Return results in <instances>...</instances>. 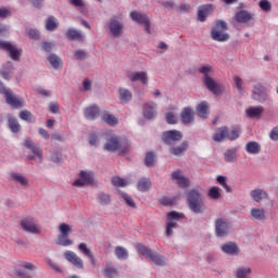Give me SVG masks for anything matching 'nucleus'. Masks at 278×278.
I'll return each instance as SVG.
<instances>
[{
  "instance_id": "29",
  "label": "nucleus",
  "mask_w": 278,
  "mask_h": 278,
  "mask_svg": "<svg viewBox=\"0 0 278 278\" xmlns=\"http://www.w3.org/2000/svg\"><path fill=\"white\" fill-rule=\"evenodd\" d=\"M197 114L200 118H207L210 116V104L206 101L201 102L197 106Z\"/></svg>"
},
{
  "instance_id": "64",
  "label": "nucleus",
  "mask_w": 278,
  "mask_h": 278,
  "mask_svg": "<svg viewBox=\"0 0 278 278\" xmlns=\"http://www.w3.org/2000/svg\"><path fill=\"white\" fill-rule=\"evenodd\" d=\"M269 137L271 140H278V126L270 131Z\"/></svg>"
},
{
  "instance_id": "48",
  "label": "nucleus",
  "mask_w": 278,
  "mask_h": 278,
  "mask_svg": "<svg viewBox=\"0 0 278 278\" xmlns=\"http://www.w3.org/2000/svg\"><path fill=\"white\" fill-rule=\"evenodd\" d=\"M112 184L116 188H125V186H129V180L121 178V177H113Z\"/></svg>"
},
{
  "instance_id": "59",
  "label": "nucleus",
  "mask_w": 278,
  "mask_h": 278,
  "mask_svg": "<svg viewBox=\"0 0 278 278\" xmlns=\"http://www.w3.org/2000/svg\"><path fill=\"white\" fill-rule=\"evenodd\" d=\"M8 16H12V10L8 8L0 9V18H8Z\"/></svg>"
},
{
  "instance_id": "63",
  "label": "nucleus",
  "mask_w": 278,
  "mask_h": 278,
  "mask_svg": "<svg viewBox=\"0 0 278 278\" xmlns=\"http://www.w3.org/2000/svg\"><path fill=\"white\" fill-rule=\"evenodd\" d=\"M72 265L75 266V268H78V270H84V261L79 256L72 263Z\"/></svg>"
},
{
  "instance_id": "32",
  "label": "nucleus",
  "mask_w": 278,
  "mask_h": 278,
  "mask_svg": "<svg viewBox=\"0 0 278 278\" xmlns=\"http://www.w3.org/2000/svg\"><path fill=\"white\" fill-rule=\"evenodd\" d=\"M250 197L253 199V201H256V203H260V201H264V199H268V193L262 189H254L250 192Z\"/></svg>"
},
{
  "instance_id": "38",
  "label": "nucleus",
  "mask_w": 278,
  "mask_h": 278,
  "mask_svg": "<svg viewBox=\"0 0 278 278\" xmlns=\"http://www.w3.org/2000/svg\"><path fill=\"white\" fill-rule=\"evenodd\" d=\"M225 138H227V127L218 128L215 135L213 136V140L215 142H223Z\"/></svg>"
},
{
  "instance_id": "43",
  "label": "nucleus",
  "mask_w": 278,
  "mask_h": 278,
  "mask_svg": "<svg viewBox=\"0 0 278 278\" xmlns=\"http://www.w3.org/2000/svg\"><path fill=\"white\" fill-rule=\"evenodd\" d=\"M226 138L227 140H238V138H240V127L237 126L232 128L230 131L229 129H227Z\"/></svg>"
},
{
  "instance_id": "27",
  "label": "nucleus",
  "mask_w": 278,
  "mask_h": 278,
  "mask_svg": "<svg viewBox=\"0 0 278 278\" xmlns=\"http://www.w3.org/2000/svg\"><path fill=\"white\" fill-rule=\"evenodd\" d=\"M245 114L249 118H262V114H264V106H251L247 109Z\"/></svg>"
},
{
  "instance_id": "6",
  "label": "nucleus",
  "mask_w": 278,
  "mask_h": 278,
  "mask_svg": "<svg viewBox=\"0 0 278 278\" xmlns=\"http://www.w3.org/2000/svg\"><path fill=\"white\" fill-rule=\"evenodd\" d=\"M0 94H5V100L11 108H15L16 110L23 108L25 105V100L18 98L12 93L10 89H5L3 83L0 81Z\"/></svg>"
},
{
  "instance_id": "20",
  "label": "nucleus",
  "mask_w": 278,
  "mask_h": 278,
  "mask_svg": "<svg viewBox=\"0 0 278 278\" xmlns=\"http://www.w3.org/2000/svg\"><path fill=\"white\" fill-rule=\"evenodd\" d=\"M180 118L184 125H190V123L194 122V110L190 106L185 108L180 114Z\"/></svg>"
},
{
  "instance_id": "62",
  "label": "nucleus",
  "mask_w": 278,
  "mask_h": 278,
  "mask_svg": "<svg viewBox=\"0 0 278 278\" xmlns=\"http://www.w3.org/2000/svg\"><path fill=\"white\" fill-rule=\"evenodd\" d=\"M233 81L237 90H239V92H242V78H240V76H233Z\"/></svg>"
},
{
  "instance_id": "26",
  "label": "nucleus",
  "mask_w": 278,
  "mask_h": 278,
  "mask_svg": "<svg viewBox=\"0 0 278 278\" xmlns=\"http://www.w3.org/2000/svg\"><path fill=\"white\" fill-rule=\"evenodd\" d=\"M157 112L155 111V103L149 102L143 105V116L144 118H155Z\"/></svg>"
},
{
  "instance_id": "44",
  "label": "nucleus",
  "mask_w": 278,
  "mask_h": 278,
  "mask_svg": "<svg viewBox=\"0 0 278 278\" xmlns=\"http://www.w3.org/2000/svg\"><path fill=\"white\" fill-rule=\"evenodd\" d=\"M115 255H116L117 260H127V257H129V252L127 251V249H125L123 247H116Z\"/></svg>"
},
{
  "instance_id": "22",
  "label": "nucleus",
  "mask_w": 278,
  "mask_h": 278,
  "mask_svg": "<svg viewBox=\"0 0 278 278\" xmlns=\"http://www.w3.org/2000/svg\"><path fill=\"white\" fill-rule=\"evenodd\" d=\"M84 114L87 121H94V118H97L99 114H101V111L99 110V106L91 105L85 109Z\"/></svg>"
},
{
  "instance_id": "37",
  "label": "nucleus",
  "mask_w": 278,
  "mask_h": 278,
  "mask_svg": "<svg viewBox=\"0 0 278 278\" xmlns=\"http://www.w3.org/2000/svg\"><path fill=\"white\" fill-rule=\"evenodd\" d=\"M8 118H9V129H11L13 134H18V131H21V124L18 123V119H16L15 117H12V115H9Z\"/></svg>"
},
{
  "instance_id": "61",
  "label": "nucleus",
  "mask_w": 278,
  "mask_h": 278,
  "mask_svg": "<svg viewBox=\"0 0 278 278\" xmlns=\"http://www.w3.org/2000/svg\"><path fill=\"white\" fill-rule=\"evenodd\" d=\"M28 36L33 40H38V39H40V31H38V29H29Z\"/></svg>"
},
{
  "instance_id": "54",
  "label": "nucleus",
  "mask_w": 278,
  "mask_h": 278,
  "mask_svg": "<svg viewBox=\"0 0 278 278\" xmlns=\"http://www.w3.org/2000/svg\"><path fill=\"white\" fill-rule=\"evenodd\" d=\"M186 149H188V143L184 142L178 148H172L170 149V153L173 155H181V153H184V151H186Z\"/></svg>"
},
{
  "instance_id": "60",
  "label": "nucleus",
  "mask_w": 278,
  "mask_h": 278,
  "mask_svg": "<svg viewBox=\"0 0 278 278\" xmlns=\"http://www.w3.org/2000/svg\"><path fill=\"white\" fill-rule=\"evenodd\" d=\"M166 122L168 125H175L177 123V117L172 112L166 114Z\"/></svg>"
},
{
  "instance_id": "47",
  "label": "nucleus",
  "mask_w": 278,
  "mask_h": 278,
  "mask_svg": "<svg viewBox=\"0 0 278 278\" xmlns=\"http://www.w3.org/2000/svg\"><path fill=\"white\" fill-rule=\"evenodd\" d=\"M58 21L53 16H50L46 22V29L48 31H55V29H58Z\"/></svg>"
},
{
  "instance_id": "4",
  "label": "nucleus",
  "mask_w": 278,
  "mask_h": 278,
  "mask_svg": "<svg viewBox=\"0 0 278 278\" xmlns=\"http://www.w3.org/2000/svg\"><path fill=\"white\" fill-rule=\"evenodd\" d=\"M137 251L140 255H143L148 262H152V264H156V266H164L166 264V258L160 255L157 252H153L144 244H137Z\"/></svg>"
},
{
  "instance_id": "58",
  "label": "nucleus",
  "mask_w": 278,
  "mask_h": 278,
  "mask_svg": "<svg viewBox=\"0 0 278 278\" xmlns=\"http://www.w3.org/2000/svg\"><path fill=\"white\" fill-rule=\"evenodd\" d=\"M104 275L108 278H114V277H116V275H118V271H116V268H114V267H109V268L104 269Z\"/></svg>"
},
{
  "instance_id": "14",
  "label": "nucleus",
  "mask_w": 278,
  "mask_h": 278,
  "mask_svg": "<svg viewBox=\"0 0 278 278\" xmlns=\"http://www.w3.org/2000/svg\"><path fill=\"white\" fill-rule=\"evenodd\" d=\"M0 49H2V51H8L10 58L14 61H18L21 59L22 51L18 50V48H16V46L12 45L11 42L0 39Z\"/></svg>"
},
{
  "instance_id": "53",
  "label": "nucleus",
  "mask_w": 278,
  "mask_h": 278,
  "mask_svg": "<svg viewBox=\"0 0 278 278\" xmlns=\"http://www.w3.org/2000/svg\"><path fill=\"white\" fill-rule=\"evenodd\" d=\"M208 197L211 199H214L215 201L220 199V188L218 187H212L210 190H208Z\"/></svg>"
},
{
  "instance_id": "9",
  "label": "nucleus",
  "mask_w": 278,
  "mask_h": 278,
  "mask_svg": "<svg viewBox=\"0 0 278 278\" xmlns=\"http://www.w3.org/2000/svg\"><path fill=\"white\" fill-rule=\"evenodd\" d=\"M106 29L113 38H121L123 36V31H125V25L119 21L118 17L113 16L109 20L106 24Z\"/></svg>"
},
{
  "instance_id": "31",
  "label": "nucleus",
  "mask_w": 278,
  "mask_h": 278,
  "mask_svg": "<svg viewBox=\"0 0 278 278\" xmlns=\"http://www.w3.org/2000/svg\"><path fill=\"white\" fill-rule=\"evenodd\" d=\"M251 18H253V15L245 10H241L237 12L235 15V20L237 21V23H249Z\"/></svg>"
},
{
  "instance_id": "51",
  "label": "nucleus",
  "mask_w": 278,
  "mask_h": 278,
  "mask_svg": "<svg viewBox=\"0 0 278 278\" xmlns=\"http://www.w3.org/2000/svg\"><path fill=\"white\" fill-rule=\"evenodd\" d=\"M48 60L53 68H60L62 60L58 55L51 54Z\"/></svg>"
},
{
  "instance_id": "7",
  "label": "nucleus",
  "mask_w": 278,
  "mask_h": 278,
  "mask_svg": "<svg viewBox=\"0 0 278 278\" xmlns=\"http://www.w3.org/2000/svg\"><path fill=\"white\" fill-rule=\"evenodd\" d=\"M225 31H227V24L225 21H217L215 27L211 31L213 40H216L217 42L229 40V34Z\"/></svg>"
},
{
  "instance_id": "40",
  "label": "nucleus",
  "mask_w": 278,
  "mask_h": 278,
  "mask_svg": "<svg viewBox=\"0 0 278 278\" xmlns=\"http://www.w3.org/2000/svg\"><path fill=\"white\" fill-rule=\"evenodd\" d=\"M66 37L68 38V40H84V35L73 28L67 29Z\"/></svg>"
},
{
  "instance_id": "57",
  "label": "nucleus",
  "mask_w": 278,
  "mask_h": 278,
  "mask_svg": "<svg viewBox=\"0 0 278 278\" xmlns=\"http://www.w3.org/2000/svg\"><path fill=\"white\" fill-rule=\"evenodd\" d=\"M155 164V154L148 152L146 155V166H153Z\"/></svg>"
},
{
  "instance_id": "30",
  "label": "nucleus",
  "mask_w": 278,
  "mask_h": 278,
  "mask_svg": "<svg viewBox=\"0 0 278 278\" xmlns=\"http://www.w3.org/2000/svg\"><path fill=\"white\" fill-rule=\"evenodd\" d=\"M97 202L99 205L108 207V205H112V195H110V193L100 192L97 194Z\"/></svg>"
},
{
  "instance_id": "56",
  "label": "nucleus",
  "mask_w": 278,
  "mask_h": 278,
  "mask_svg": "<svg viewBox=\"0 0 278 278\" xmlns=\"http://www.w3.org/2000/svg\"><path fill=\"white\" fill-rule=\"evenodd\" d=\"M64 257L70 264H73L79 256L73 251H66L64 252Z\"/></svg>"
},
{
  "instance_id": "46",
  "label": "nucleus",
  "mask_w": 278,
  "mask_h": 278,
  "mask_svg": "<svg viewBox=\"0 0 278 278\" xmlns=\"http://www.w3.org/2000/svg\"><path fill=\"white\" fill-rule=\"evenodd\" d=\"M178 199H179V197H174V198L163 197L160 199V203H161V205H165V206L177 205Z\"/></svg>"
},
{
  "instance_id": "16",
  "label": "nucleus",
  "mask_w": 278,
  "mask_h": 278,
  "mask_svg": "<svg viewBox=\"0 0 278 278\" xmlns=\"http://www.w3.org/2000/svg\"><path fill=\"white\" fill-rule=\"evenodd\" d=\"M181 138H184V135L178 130H169L163 134V141L165 144H173V142H177L178 140H181Z\"/></svg>"
},
{
  "instance_id": "1",
  "label": "nucleus",
  "mask_w": 278,
  "mask_h": 278,
  "mask_svg": "<svg viewBox=\"0 0 278 278\" xmlns=\"http://www.w3.org/2000/svg\"><path fill=\"white\" fill-rule=\"evenodd\" d=\"M198 73L200 75H203V84L210 90V92H213V94H220L223 92V87L219 83H217L212 75H214V67L210 64L202 65L198 68Z\"/></svg>"
},
{
  "instance_id": "55",
  "label": "nucleus",
  "mask_w": 278,
  "mask_h": 278,
  "mask_svg": "<svg viewBox=\"0 0 278 278\" xmlns=\"http://www.w3.org/2000/svg\"><path fill=\"white\" fill-rule=\"evenodd\" d=\"M258 7L261 10H263V12H270V10H273V4L268 0H261L258 2Z\"/></svg>"
},
{
  "instance_id": "18",
  "label": "nucleus",
  "mask_w": 278,
  "mask_h": 278,
  "mask_svg": "<svg viewBox=\"0 0 278 278\" xmlns=\"http://www.w3.org/2000/svg\"><path fill=\"white\" fill-rule=\"evenodd\" d=\"M252 99L255 101H260L261 103H264L266 101V88L262 86V84H257L254 86L252 90Z\"/></svg>"
},
{
  "instance_id": "12",
  "label": "nucleus",
  "mask_w": 278,
  "mask_h": 278,
  "mask_svg": "<svg viewBox=\"0 0 278 278\" xmlns=\"http://www.w3.org/2000/svg\"><path fill=\"white\" fill-rule=\"evenodd\" d=\"M24 147H26V149H29L31 153H34V155H28V160H36V162L42 164V150L36 147L31 139H26L24 142Z\"/></svg>"
},
{
  "instance_id": "25",
  "label": "nucleus",
  "mask_w": 278,
  "mask_h": 278,
  "mask_svg": "<svg viewBox=\"0 0 278 278\" xmlns=\"http://www.w3.org/2000/svg\"><path fill=\"white\" fill-rule=\"evenodd\" d=\"M172 179L176 181V184L179 186V188H187L189 181L180 170H176L172 174Z\"/></svg>"
},
{
  "instance_id": "35",
  "label": "nucleus",
  "mask_w": 278,
  "mask_h": 278,
  "mask_svg": "<svg viewBox=\"0 0 278 278\" xmlns=\"http://www.w3.org/2000/svg\"><path fill=\"white\" fill-rule=\"evenodd\" d=\"M102 121L106 123V125H110L111 127L118 125V118L108 112L102 114Z\"/></svg>"
},
{
  "instance_id": "36",
  "label": "nucleus",
  "mask_w": 278,
  "mask_h": 278,
  "mask_svg": "<svg viewBox=\"0 0 278 278\" xmlns=\"http://www.w3.org/2000/svg\"><path fill=\"white\" fill-rule=\"evenodd\" d=\"M245 149L252 155H257L262 151V147L255 141L248 142Z\"/></svg>"
},
{
  "instance_id": "34",
  "label": "nucleus",
  "mask_w": 278,
  "mask_h": 278,
  "mask_svg": "<svg viewBox=\"0 0 278 278\" xmlns=\"http://www.w3.org/2000/svg\"><path fill=\"white\" fill-rule=\"evenodd\" d=\"M0 73L3 79H12V75H14L12 62H8L7 65L2 67Z\"/></svg>"
},
{
  "instance_id": "2",
  "label": "nucleus",
  "mask_w": 278,
  "mask_h": 278,
  "mask_svg": "<svg viewBox=\"0 0 278 278\" xmlns=\"http://www.w3.org/2000/svg\"><path fill=\"white\" fill-rule=\"evenodd\" d=\"M104 149L111 153L118 151L121 155H125V153H129L131 146H129V142L127 141H121V138L116 135H112V130H110L106 132V143Z\"/></svg>"
},
{
  "instance_id": "33",
  "label": "nucleus",
  "mask_w": 278,
  "mask_h": 278,
  "mask_svg": "<svg viewBox=\"0 0 278 278\" xmlns=\"http://www.w3.org/2000/svg\"><path fill=\"white\" fill-rule=\"evenodd\" d=\"M251 273H253L251 267L241 266L235 270V277L236 278H251Z\"/></svg>"
},
{
  "instance_id": "24",
  "label": "nucleus",
  "mask_w": 278,
  "mask_h": 278,
  "mask_svg": "<svg viewBox=\"0 0 278 278\" xmlns=\"http://www.w3.org/2000/svg\"><path fill=\"white\" fill-rule=\"evenodd\" d=\"M210 12H214V5L206 4V5L200 7L198 12V20L201 23L205 22V18H207V14H210Z\"/></svg>"
},
{
  "instance_id": "49",
  "label": "nucleus",
  "mask_w": 278,
  "mask_h": 278,
  "mask_svg": "<svg viewBox=\"0 0 278 278\" xmlns=\"http://www.w3.org/2000/svg\"><path fill=\"white\" fill-rule=\"evenodd\" d=\"M119 97L122 103H129V100L131 99V91L128 89H119Z\"/></svg>"
},
{
  "instance_id": "45",
  "label": "nucleus",
  "mask_w": 278,
  "mask_h": 278,
  "mask_svg": "<svg viewBox=\"0 0 278 278\" xmlns=\"http://www.w3.org/2000/svg\"><path fill=\"white\" fill-rule=\"evenodd\" d=\"M119 198L126 203V205H128V207H136V202L134 201V198L129 194L125 192H119Z\"/></svg>"
},
{
  "instance_id": "10",
  "label": "nucleus",
  "mask_w": 278,
  "mask_h": 278,
  "mask_svg": "<svg viewBox=\"0 0 278 278\" xmlns=\"http://www.w3.org/2000/svg\"><path fill=\"white\" fill-rule=\"evenodd\" d=\"M59 238H58V244H61V247H71L73 244V240L68 238V235L71 231H73V228L68 224H61L59 226Z\"/></svg>"
},
{
  "instance_id": "41",
  "label": "nucleus",
  "mask_w": 278,
  "mask_h": 278,
  "mask_svg": "<svg viewBox=\"0 0 278 278\" xmlns=\"http://www.w3.org/2000/svg\"><path fill=\"white\" fill-rule=\"evenodd\" d=\"M137 188L140 192H147L151 189V180L148 178H142L139 180Z\"/></svg>"
},
{
  "instance_id": "11",
  "label": "nucleus",
  "mask_w": 278,
  "mask_h": 278,
  "mask_svg": "<svg viewBox=\"0 0 278 278\" xmlns=\"http://www.w3.org/2000/svg\"><path fill=\"white\" fill-rule=\"evenodd\" d=\"M184 214L178 213V212H169L167 213V222H166V236L170 237L173 236V230L177 229V220H179V218H182Z\"/></svg>"
},
{
  "instance_id": "15",
  "label": "nucleus",
  "mask_w": 278,
  "mask_h": 278,
  "mask_svg": "<svg viewBox=\"0 0 278 278\" xmlns=\"http://www.w3.org/2000/svg\"><path fill=\"white\" fill-rule=\"evenodd\" d=\"M92 184V174L90 172H80L79 178L73 182V186L76 188H84V186H88Z\"/></svg>"
},
{
  "instance_id": "3",
  "label": "nucleus",
  "mask_w": 278,
  "mask_h": 278,
  "mask_svg": "<svg viewBox=\"0 0 278 278\" xmlns=\"http://www.w3.org/2000/svg\"><path fill=\"white\" fill-rule=\"evenodd\" d=\"M26 270H36V266L31 262L21 261L17 265L9 269V277L31 278V275Z\"/></svg>"
},
{
  "instance_id": "5",
  "label": "nucleus",
  "mask_w": 278,
  "mask_h": 278,
  "mask_svg": "<svg viewBox=\"0 0 278 278\" xmlns=\"http://www.w3.org/2000/svg\"><path fill=\"white\" fill-rule=\"evenodd\" d=\"M188 203L189 208L191 212H194V214H201L203 210H205L203 204V199L201 198V193L197 190H192L188 194Z\"/></svg>"
},
{
  "instance_id": "13",
  "label": "nucleus",
  "mask_w": 278,
  "mask_h": 278,
  "mask_svg": "<svg viewBox=\"0 0 278 278\" xmlns=\"http://www.w3.org/2000/svg\"><path fill=\"white\" fill-rule=\"evenodd\" d=\"M130 18L138 23V25H144L147 34H151V22L149 21V16L144 13H138V11H134L130 13Z\"/></svg>"
},
{
  "instance_id": "39",
  "label": "nucleus",
  "mask_w": 278,
  "mask_h": 278,
  "mask_svg": "<svg viewBox=\"0 0 278 278\" xmlns=\"http://www.w3.org/2000/svg\"><path fill=\"white\" fill-rule=\"evenodd\" d=\"M251 215L255 220H266V211L264 208H252Z\"/></svg>"
},
{
  "instance_id": "50",
  "label": "nucleus",
  "mask_w": 278,
  "mask_h": 278,
  "mask_svg": "<svg viewBox=\"0 0 278 278\" xmlns=\"http://www.w3.org/2000/svg\"><path fill=\"white\" fill-rule=\"evenodd\" d=\"M226 162H236L238 160V153L236 150H227L224 154Z\"/></svg>"
},
{
  "instance_id": "17",
  "label": "nucleus",
  "mask_w": 278,
  "mask_h": 278,
  "mask_svg": "<svg viewBox=\"0 0 278 278\" xmlns=\"http://www.w3.org/2000/svg\"><path fill=\"white\" fill-rule=\"evenodd\" d=\"M127 77L130 81H140L143 86L149 84V74L147 72H130Z\"/></svg>"
},
{
  "instance_id": "21",
  "label": "nucleus",
  "mask_w": 278,
  "mask_h": 278,
  "mask_svg": "<svg viewBox=\"0 0 278 278\" xmlns=\"http://www.w3.org/2000/svg\"><path fill=\"white\" fill-rule=\"evenodd\" d=\"M10 177L14 184H18L20 186H23V188H27L29 186V180L21 173L12 172Z\"/></svg>"
},
{
  "instance_id": "23",
  "label": "nucleus",
  "mask_w": 278,
  "mask_h": 278,
  "mask_svg": "<svg viewBox=\"0 0 278 278\" xmlns=\"http://www.w3.org/2000/svg\"><path fill=\"white\" fill-rule=\"evenodd\" d=\"M222 251L223 253H226V255H238V253H240V248L233 242H228L222 245Z\"/></svg>"
},
{
  "instance_id": "52",
  "label": "nucleus",
  "mask_w": 278,
  "mask_h": 278,
  "mask_svg": "<svg viewBox=\"0 0 278 278\" xmlns=\"http://www.w3.org/2000/svg\"><path fill=\"white\" fill-rule=\"evenodd\" d=\"M216 182L219 184V186H223L226 190V192H231V187L227 185V177L225 176H217Z\"/></svg>"
},
{
  "instance_id": "19",
  "label": "nucleus",
  "mask_w": 278,
  "mask_h": 278,
  "mask_svg": "<svg viewBox=\"0 0 278 278\" xmlns=\"http://www.w3.org/2000/svg\"><path fill=\"white\" fill-rule=\"evenodd\" d=\"M215 231L218 238H225L229 233V224L223 219H217L215 223Z\"/></svg>"
},
{
  "instance_id": "42",
  "label": "nucleus",
  "mask_w": 278,
  "mask_h": 278,
  "mask_svg": "<svg viewBox=\"0 0 278 278\" xmlns=\"http://www.w3.org/2000/svg\"><path fill=\"white\" fill-rule=\"evenodd\" d=\"M20 118L26 123H36V117L27 110L20 112Z\"/></svg>"
},
{
  "instance_id": "8",
  "label": "nucleus",
  "mask_w": 278,
  "mask_h": 278,
  "mask_svg": "<svg viewBox=\"0 0 278 278\" xmlns=\"http://www.w3.org/2000/svg\"><path fill=\"white\" fill-rule=\"evenodd\" d=\"M20 225L23 231H26V233H33L34 236H38V233L42 232L38 220H36V218L34 217L23 218Z\"/></svg>"
},
{
  "instance_id": "28",
  "label": "nucleus",
  "mask_w": 278,
  "mask_h": 278,
  "mask_svg": "<svg viewBox=\"0 0 278 278\" xmlns=\"http://www.w3.org/2000/svg\"><path fill=\"white\" fill-rule=\"evenodd\" d=\"M78 250L81 251V253L88 257L89 262H91L92 266L97 264V261L94 260V254H92V251L90 248H88V244L86 243H80L78 244Z\"/></svg>"
}]
</instances>
